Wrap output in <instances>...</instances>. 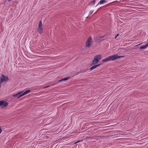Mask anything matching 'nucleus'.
<instances>
[{"instance_id": "6", "label": "nucleus", "mask_w": 148, "mask_h": 148, "mask_svg": "<svg viewBox=\"0 0 148 148\" xmlns=\"http://www.w3.org/2000/svg\"><path fill=\"white\" fill-rule=\"evenodd\" d=\"M101 58V56L100 55L96 56L92 61V64H95L97 63L99 61Z\"/></svg>"}, {"instance_id": "17", "label": "nucleus", "mask_w": 148, "mask_h": 148, "mask_svg": "<svg viewBox=\"0 0 148 148\" xmlns=\"http://www.w3.org/2000/svg\"><path fill=\"white\" fill-rule=\"evenodd\" d=\"M92 13V12H90V14H91Z\"/></svg>"}, {"instance_id": "10", "label": "nucleus", "mask_w": 148, "mask_h": 148, "mask_svg": "<svg viewBox=\"0 0 148 148\" xmlns=\"http://www.w3.org/2000/svg\"><path fill=\"white\" fill-rule=\"evenodd\" d=\"M69 78V77H67L65 78H64L63 79H60L58 81L59 82H60L62 81H64L68 80Z\"/></svg>"}, {"instance_id": "5", "label": "nucleus", "mask_w": 148, "mask_h": 148, "mask_svg": "<svg viewBox=\"0 0 148 148\" xmlns=\"http://www.w3.org/2000/svg\"><path fill=\"white\" fill-rule=\"evenodd\" d=\"M9 80L7 76H5L3 75H2L0 77V82L2 83L3 82H6Z\"/></svg>"}, {"instance_id": "3", "label": "nucleus", "mask_w": 148, "mask_h": 148, "mask_svg": "<svg viewBox=\"0 0 148 148\" xmlns=\"http://www.w3.org/2000/svg\"><path fill=\"white\" fill-rule=\"evenodd\" d=\"M43 29V26L41 21L39 22L38 25V31L40 35H41L42 33V30Z\"/></svg>"}, {"instance_id": "11", "label": "nucleus", "mask_w": 148, "mask_h": 148, "mask_svg": "<svg viewBox=\"0 0 148 148\" xmlns=\"http://www.w3.org/2000/svg\"><path fill=\"white\" fill-rule=\"evenodd\" d=\"M99 65H100V64H98L94 65V66H92L90 68V70H92L94 69H95V68H96Z\"/></svg>"}, {"instance_id": "1", "label": "nucleus", "mask_w": 148, "mask_h": 148, "mask_svg": "<svg viewBox=\"0 0 148 148\" xmlns=\"http://www.w3.org/2000/svg\"><path fill=\"white\" fill-rule=\"evenodd\" d=\"M124 57V56H119L117 55H112L109 56L108 57L102 60L103 62H105L110 60L114 61L118 59L122 58Z\"/></svg>"}, {"instance_id": "8", "label": "nucleus", "mask_w": 148, "mask_h": 148, "mask_svg": "<svg viewBox=\"0 0 148 148\" xmlns=\"http://www.w3.org/2000/svg\"><path fill=\"white\" fill-rule=\"evenodd\" d=\"M107 2L106 0H101L97 4L96 6H97L99 4H102L105 3Z\"/></svg>"}, {"instance_id": "13", "label": "nucleus", "mask_w": 148, "mask_h": 148, "mask_svg": "<svg viewBox=\"0 0 148 148\" xmlns=\"http://www.w3.org/2000/svg\"><path fill=\"white\" fill-rule=\"evenodd\" d=\"M103 36H99L98 37V38H103Z\"/></svg>"}, {"instance_id": "12", "label": "nucleus", "mask_w": 148, "mask_h": 148, "mask_svg": "<svg viewBox=\"0 0 148 148\" xmlns=\"http://www.w3.org/2000/svg\"><path fill=\"white\" fill-rule=\"evenodd\" d=\"M96 0H93L90 2L89 5H93L95 4V1Z\"/></svg>"}, {"instance_id": "7", "label": "nucleus", "mask_w": 148, "mask_h": 148, "mask_svg": "<svg viewBox=\"0 0 148 148\" xmlns=\"http://www.w3.org/2000/svg\"><path fill=\"white\" fill-rule=\"evenodd\" d=\"M8 104V103L5 101H0V106H3L4 107L7 106Z\"/></svg>"}, {"instance_id": "2", "label": "nucleus", "mask_w": 148, "mask_h": 148, "mask_svg": "<svg viewBox=\"0 0 148 148\" xmlns=\"http://www.w3.org/2000/svg\"><path fill=\"white\" fill-rule=\"evenodd\" d=\"M30 92V90H28L25 91L23 93H22V92H23V91H22L21 92H19L16 94L12 95V96L13 97H14V98H15L16 97H17V99H18L20 98L22 96L28 94V93Z\"/></svg>"}, {"instance_id": "4", "label": "nucleus", "mask_w": 148, "mask_h": 148, "mask_svg": "<svg viewBox=\"0 0 148 148\" xmlns=\"http://www.w3.org/2000/svg\"><path fill=\"white\" fill-rule=\"evenodd\" d=\"M92 42V38L91 37H90L86 42V46L88 48L91 47Z\"/></svg>"}, {"instance_id": "14", "label": "nucleus", "mask_w": 148, "mask_h": 148, "mask_svg": "<svg viewBox=\"0 0 148 148\" xmlns=\"http://www.w3.org/2000/svg\"><path fill=\"white\" fill-rule=\"evenodd\" d=\"M49 86H46V87H45L44 88L45 89V88H49Z\"/></svg>"}, {"instance_id": "15", "label": "nucleus", "mask_w": 148, "mask_h": 148, "mask_svg": "<svg viewBox=\"0 0 148 148\" xmlns=\"http://www.w3.org/2000/svg\"><path fill=\"white\" fill-rule=\"evenodd\" d=\"M119 34H118L116 36V37H115V38H117V37L118 36H119Z\"/></svg>"}, {"instance_id": "16", "label": "nucleus", "mask_w": 148, "mask_h": 148, "mask_svg": "<svg viewBox=\"0 0 148 148\" xmlns=\"http://www.w3.org/2000/svg\"><path fill=\"white\" fill-rule=\"evenodd\" d=\"M2 83L0 82V88H1V84H2Z\"/></svg>"}, {"instance_id": "9", "label": "nucleus", "mask_w": 148, "mask_h": 148, "mask_svg": "<svg viewBox=\"0 0 148 148\" xmlns=\"http://www.w3.org/2000/svg\"><path fill=\"white\" fill-rule=\"evenodd\" d=\"M148 47V42L145 45H143L141 46L140 48V49H145Z\"/></svg>"}]
</instances>
